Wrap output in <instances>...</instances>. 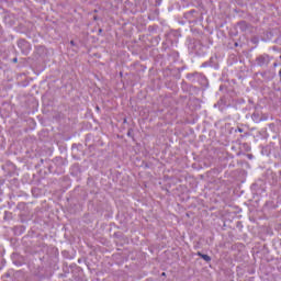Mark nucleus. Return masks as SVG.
Wrapping results in <instances>:
<instances>
[{
	"label": "nucleus",
	"mask_w": 281,
	"mask_h": 281,
	"mask_svg": "<svg viewBox=\"0 0 281 281\" xmlns=\"http://www.w3.org/2000/svg\"><path fill=\"white\" fill-rule=\"evenodd\" d=\"M198 256H200V258H202V260H205V262H210V260H212V258L207 255H203L201 252H198Z\"/></svg>",
	"instance_id": "f257e3e1"
},
{
	"label": "nucleus",
	"mask_w": 281,
	"mask_h": 281,
	"mask_svg": "<svg viewBox=\"0 0 281 281\" xmlns=\"http://www.w3.org/2000/svg\"><path fill=\"white\" fill-rule=\"evenodd\" d=\"M70 43H71V45H74V41H71Z\"/></svg>",
	"instance_id": "20e7f679"
},
{
	"label": "nucleus",
	"mask_w": 281,
	"mask_h": 281,
	"mask_svg": "<svg viewBox=\"0 0 281 281\" xmlns=\"http://www.w3.org/2000/svg\"><path fill=\"white\" fill-rule=\"evenodd\" d=\"M12 63H19V59L18 58H13Z\"/></svg>",
	"instance_id": "f03ea898"
},
{
	"label": "nucleus",
	"mask_w": 281,
	"mask_h": 281,
	"mask_svg": "<svg viewBox=\"0 0 281 281\" xmlns=\"http://www.w3.org/2000/svg\"><path fill=\"white\" fill-rule=\"evenodd\" d=\"M279 76H280V78H281V69H280V71H279Z\"/></svg>",
	"instance_id": "7ed1b4c3"
}]
</instances>
